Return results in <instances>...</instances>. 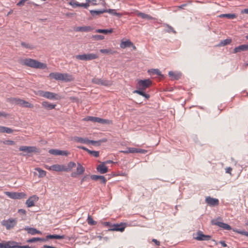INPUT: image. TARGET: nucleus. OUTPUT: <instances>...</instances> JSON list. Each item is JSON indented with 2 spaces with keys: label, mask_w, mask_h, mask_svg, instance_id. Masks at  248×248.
Returning <instances> with one entry per match:
<instances>
[{
  "label": "nucleus",
  "mask_w": 248,
  "mask_h": 248,
  "mask_svg": "<svg viewBox=\"0 0 248 248\" xmlns=\"http://www.w3.org/2000/svg\"><path fill=\"white\" fill-rule=\"evenodd\" d=\"M152 84V82L149 79L138 80L137 83L136 84V88L137 90H135L133 92V93H138L144 97L146 99H148L150 98V95L149 94L146 93L144 91L151 86Z\"/></svg>",
  "instance_id": "f257e3e1"
},
{
  "label": "nucleus",
  "mask_w": 248,
  "mask_h": 248,
  "mask_svg": "<svg viewBox=\"0 0 248 248\" xmlns=\"http://www.w3.org/2000/svg\"><path fill=\"white\" fill-rule=\"evenodd\" d=\"M89 3H90L93 5H96L97 4L96 3V0H86Z\"/></svg>",
  "instance_id": "13d9d810"
},
{
  "label": "nucleus",
  "mask_w": 248,
  "mask_h": 248,
  "mask_svg": "<svg viewBox=\"0 0 248 248\" xmlns=\"http://www.w3.org/2000/svg\"><path fill=\"white\" fill-rule=\"evenodd\" d=\"M27 0H21L16 4V5L18 6H22L24 5L25 2Z\"/></svg>",
  "instance_id": "5fc2aeb1"
},
{
  "label": "nucleus",
  "mask_w": 248,
  "mask_h": 248,
  "mask_svg": "<svg viewBox=\"0 0 248 248\" xmlns=\"http://www.w3.org/2000/svg\"><path fill=\"white\" fill-rule=\"evenodd\" d=\"M43 107L46 108L47 109L50 110L54 108L56 105H53L49 103L47 101H44L42 103Z\"/></svg>",
  "instance_id": "a878e982"
},
{
  "label": "nucleus",
  "mask_w": 248,
  "mask_h": 248,
  "mask_svg": "<svg viewBox=\"0 0 248 248\" xmlns=\"http://www.w3.org/2000/svg\"><path fill=\"white\" fill-rule=\"evenodd\" d=\"M212 225H217L226 230H230L232 229L231 227L228 224L217 221V219H213L211 220Z\"/></svg>",
  "instance_id": "9d476101"
},
{
  "label": "nucleus",
  "mask_w": 248,
  "mask_h": 248,
  "mask_svg": "<svg viewBox=\"0 0 248 248\" xmlns=\"http://www.w3.org/2000/svg\"><path fill=\"white\" fill-rule=\"evenodd\" d=\"M205 202H218V200L217 199H214L212 198H211L210 197H206L205 199Z\"/></svg>",
  "instance_id": "603ef678"
},
{
  "label": "nucleus",
  "mask_w": 248,
  "mask_h": 248,
  "mask_svg": "<svg viewBox=\"0 0 248 248\" xmlns=\"http://www.w3.org/2000/svg\"><path fill=\"white\" fill-rule=\"evenodd\" d=\"M98 58V56L97 54L93 53L84 54L76 56V58L77 59L83 61H90L96 59Z\"/></svg>",
  "instance_id": "423d86ee"
},
{
  "label": "nucleus",
  "mask_w": 248,
  "mask_h": 248,
  "mask_svg": "<svg viewBox=\"0 0 248 248\" xmlns=\"http://www.w3.org/2000/svg\"><path fill=\"white\" fill-rule=\"evenodd\" d=\"M46 239L44 238L33 237L27 240L28 243H33L37 241L45 242Z\"/></svg>",
  "instance_id": "2f4dec72"
},
{
  "label": "nucleus",
  "mask_w": 248,
  "mask_h": 248,
  "mask_svg": "<svg viewBox=\"0 0 248 248\" xmlns=\"http://www.w3.org/2000/svg\"><path fill=\"white\" fill-rule=\"evenodd\" d=\"M20 63L22 65L36 69H44L47 67L46 63L30 58L21 60Z\"/></svg>",
  "instance_id": "f03ea898"
},
{
  "label": "nucleus",
  "mask_w": 248,
  "mask_h": 248,
  "mask_svg": "<svg viewBox=\"0 0 248 248\" xmlns=\"http://www.w3.org/2000/svg\"><path fill=\"white\" fill-rule=\"evenodd\" d=\"M39 200L38 197L36 195H33L30 197L26 202H36Z\"/></svg>",
  "instance_id": "a18cd8bd"
},
{
  "label": "nucleus",
  "mask_w": 248,
  "mask_h": 248,
  "mask_svg": "<svg viewBox=\"0 0 248 248\" xmlns=\"http://www.w3.org/2000/svg\"><path fill=\"white\" fill-rule=\"evenodd\" d=\"M90 13L93 16H99L100 15L106 13L105 9L101 10H90Z\"/></svg>",
  "instance_id": "393cba45"
},
{
  "label": "nucleus",
  "mask_w": 248,
  "mask_h": 248,
  "mask_svg": "<svg viewBox=\"0 0 248 248\" xmlns=\"http://www.w3.org/2000/svg\"><path fill=\"white\" fill-rule=\"evenodd\" d=\"M169 75L173 79H178L181 78L182 74L180 72L170 71Z\"/></svg>",
  "instance_id": "b1692460"
},
{
  "label": "nucleus",
  "mask_w": 248,
  "mask_h": 248,
  "mask_svg": "<svg viewBox=\"0 0 248 248\" xmlns=\"http://www.w3.org/2000/svg\"><path fill=\"white\" fill-rule=\"evenodd\" d=\"M131 45H132V42L130 40L124 41V39H122L120 43V47L123 49L127 47H130Z\"/></svg>",
  "instance_id": "4be33fe9"
},
{
  "label": "nucleus",
  "mask_w": 248,
  "mask_h": 248,
  "mask_svg": "<svg viewBox=\"0 0 248 248\" xmlns=\"http://www.w3.org/2000/svg\"><path fill=\"white\" fill-rule=\"evenodd\" d=\"M137 148H128V152L130 153H137Z\"/></svg>",
  "instance_id": "864d4df0"
},
{
  "label": "nucleus",
  "mask_w": 248,
  "mask_h": 248,
  "mask_svg": "<svg viewBox=\"0 0 248 248\" xmlns=\"http://www.w3.org/2000/svg\"><path fill=\"white\" fill-rule=\"evenodd\" d=\"M232 42L231 39H226L221 41L218 45V46H225L227 45L230 44Z\"/></svg>",
  "instance_id": "c9c22d12"
},
{
  "label": "nucleus",
  "mask_w": 248,
  "mask_h": 248,
  "mask_svg": "<svg viewBox=\"0 0 248 248\" xmlns=\"http://www.w3.org/2000/svg\"><path fill=\"white\" fill-rule=\"evenodd\" d=\"M104 224L107 227H109V228H111V225L113 224H111L109 222H105L104 223Z\"/></svg>",
  "instance_id": "e2e57ef3"
},
{
  "label": "nucleus",
  "mask_w": 248,
  "mask_h": 248,
  "mask_svg": "<svg viewBox=\"0 0 248 248\" xmlns=\"http://www.w3.org/2000/svg\"><path fill=\"white\" fill-rule=\"evenodd\" d=\"M6 195L13 200H20L26 197V194L24 192H5Z\"/></svg>",
  "instance_id": "39448f33"
},
{
  "label": "nucleus",
  "mask_w": 248,
  "mask_h": 248,
  "mask_svg": "<svg viewBox=\"0 0 248 248\" xmlns=\"http://www.w3.org/2000/svg\"><path fill=\"white\" fill-rule=\"evenodd\" d=\"M248 50V45H242L236 47L233 50V53H236L241 51Z\"/></svg>",
  "instance_id": "f3484780"
},
{
  "label": "nucleus",
  "mask_w": 248,
  "mask_h": 248,
  "mask_svg": "<svg viewBox=\"0 0 248 248\" xmlns=\"http://www.w3.org/2000/svg\"><path fill=\"white\" fill-rule=\"evenodd\" d=\"M92 179L93 180H98L99 179H102V183L105 184L106 182V179L103 176H99L96 175H93L91 176Z\"/></svg>",
  "instance_id": "473e14b6"
},
{
  "label": "nucleus",
  "mask_w": 248,
  "mask_h": 248,
  "mask_svg": "<svg viewBox=\"0 0 248 248\" xmlns=\"http://www.w3.org/2000/svg\"><path fill=\"white\" fill-rule=\"evenodd\" d=\"M16 244H13V248H31L29 246H20L21 243L14 241Z\"/></svg>",
  "instance_id": "a19ab883"
},
{
  "label": "nucleus",
  "mask_w": 248,
  "mask_h": 248,
  "mask_svg": "<svg viewBox=\"0 0 248 248\" xmlns=\"http://www.w3.org/2000/svg\"><path fill=\"white\" fill-rule=\"evenodd\" d=\"M24 229L28 232V233L31 234V235H35V234H42L41 232L33 228H30L27 227H25Z\"/></svg>",
  "instance_id": "aec40b11"
},
{
  "label": "nucleus",
  "mask_w": 248,
  "mask_h": 248,
  "mask_svg": "<svg viewBox=\"0 0 248 248\" xmlns=\"http://www.w3.org/2000/svg\"><path fill=\"white\" fill-rule=\"evenodd\" d=\"M28 207H32L35 205V202H26Z\"/></svg>",
  "instance_id": "69168bd1"
},
{
  "label": "nucleus",
  "mask_w": 248,
  "mask_h": 248,
  "mask_svg": "<svg viewBox=\"0 0 248 248\" xmlns=\"http://www.w3.org/2000/svg\"><path fill=\"white\" fill-rule=\"evenodd\" d=\"M106 13H108L110 14L113 15L114 16H116L119 17H121L123 16V14L121 13H117L116 12V10L115 9H105Z\"/></svg>",
  "instance_id": "cd10ccee"
},
{
  "label": "nucleus",
  "mask_w": 248,
  "mask_h": 248,
  "mask_svg": "<svg viewBox=\"0 0 248 248\" xmlns=\"http://www.w3.org/2000/svg\"><path fill=\"white\" fill-rule=\"evenodd\" d=\"M36 94L39 95L40 96L45 97L48 99H56L58 100L61 98L58 97L57 94L55 93L50 92H45L43 91H38Z\"/></svg>",
  "instance_id": "20e7f679"
},
{
  "label": "nucleus",
  "mask_w": 248,
  "mask_h": 248,
  "mask_svg": "<svg viewBox=\"0 0 248 248\" xmlns=\"http://www.w3.org/2000/svg\"><path fill=\"white\" fill-rule=\"evenodd\" d=\"M147 152V150L137 148V153L145 154Z\"/></svg>",
  "instance_id": "4d7b16f0"
},
{
  "label": "nucleus",
  "mask_w": 248,
  "mask_h": 248,
  "mask_svg": "<svg viewBox=\"0 0 248 248\" xmlns=\"http://www.w3.org/2000/svg\"><path fill=\"white\" fill-rule=\"evenodd\" d=\"M65 238V235H60L57 234H49L46 236V240L48 239H62Z\"/></svg>",
  "instance_id": "bb28decb"
},
{
  "label": "nucleus",
  "mask_w": 248,
  "mask_h": 248,
  "mask_svg": "<svg viewBox=\"0 0 248 248\" xmlns=\"http://www.w3.org/2000/svg\"><path fill=\"white\" fill-rule=\"evenodd\" d=\"M52 169L56 171H65L66 170L65 169V166L61 165L59 164L53 165Z\"/></svg>",
  "instance_id": "5701e85b"
},
{
  "label": "nucleus",
  "mask_w": 248,
  "mask_h": 248,
  "mask_svg": "<svg viewBox=\"0 0 248 248\" xmlns=\"http://www.w3.org/2000/svg\"><path fill=\"white\" fill-rule=\"evenodd\" d=\"M92 37L96 40H101L104 39V36L101 35H93Z\"/></svg>",
  "instance_id": "8fccbe9b"
},
{
  "label": "nucleus",
  "mask_w": 248,
  "mask_h": 248,
  "mask_svg": "<svg viewBox=\"0 0 248 248\" xmlns=\"http://www.w3.org/2000/svg\"><path fill=\"white\" fill-rule=\"evenodd\" d=\"M84 171V167H83L80 163H78L76 171L72 172L71 173V176L73 177H76L77 175L82 174Z\"/></svg>",
  "instance_id": "f8f14e48"
},
{
  "label": "nucleus",
  "mask_w": 248,
  "mask_h": 248,
  "mask_svg": "<svg viewBox=\"0 0 248 248\" xmlns=\"http://www.w3.org/2000/svg\"><path fill=\"white\" fill-rule=\"evenodd\" d=\"M2 143L5 145H14L15 144L14 141L12 140H5L2 141Z\"/></svg>",
  "instance_id": "49530a36"
},
{
  "label": "nucleus",
  "mask_w": 248,
  "mask_h": 248,
  "mask_svg": "<svg viewBox=\"0 0 248 248\" xmlns=\"http://www.w3.org/2000/svg\"><path fill=\"white\" fill-rule=\"evenodd\" d=\"M100 52L102 53L107 54L110 53V50L108 49H102L100 50Z\"/></svg>",
  "instance_id": "6e6d98bb"
},
{
  "label": "nucleus",
  "mask_w": 248,
  "mask_h": 248,
  "mask_svg": "<svg viewBox=\"0 0 248 248\" xmlns=\"http://www.w3.org/2000/svg\"><path fill=\"white\" fill-rule=\"evenodd\" d=\"M23 101L24 100L22 99L16 97H12L8 99V101L10 103L16 105H18L20 107H21Z\"/></svg>",
  "instance_id": "4468645a"
},
{
  "label": "nucleus",
  "mask_w": 248,
  "mask_h": 248,
  "mask_svg": "<svg viewBox=\"0 0 248 248\" xmlns=\"http://www.w3.org/2000/svg\"><path fill=\"white\" fill-rule=\"evenodd\" d=\"M135 12L138 16L140 17L143 19H146L148 20H152L153 19V17L150 15L140 12L139 11L136 10Z\"/></svg>",
  "instance_id": "a211bd4d"
},
{
  "label": "nucleus",
  "mask_w": 248,
  "mask_h": 248,
  "mask_svg": "<svg viewBox=\"0 0 248 248\" xmlns=\"http://www.w3.org/2000/svg\"><path fill=\"white\" fill-rule=\"evenodd\" d=\"M92 82L97 85L103 86H110L112 84L111 81L96 78H94L92 79Z\"/></svg>",
  "instance_id": "1a4fd4ad"
},
{
  "label": "nucleus",
  "mask_w": 248,
  "mask_h": 248,
  "mask_svg": "<svg viewBox=\"0 0 248 248\" xmlns=\"http://www.w3.org/2000/svg\"><path fill=\"white\" fill-rule=\"evenodd\" d=\"M49 153L55 155H67L68 153L66 151H61L57 149H50L48 151Z\"/></svg>",
  "instance_id": "2eb2a0df"
},
{
  "label": "nucleus",
  "mask_w": 248,
  "mask_h": 248,
  "mask_svg": "<svg viewBox=\"0 0 248 248\" xmlns=\"http://www.w3.org/2000/svg\"><path fill=\"white\" fill-rule=\"evenodd\" d=\"M93 28L90 26H82L81 27V32H89L92 31Z\"/></svg>",
  "instance_id": "37998d69"
},
{
  "label": "nucleus",
  "mask_w": 248,
  "mask_h": 248,
  "mask_svg": "<svg viewBox=\"0 0 248 248\" xmlns=\"http://www.w3.org/2000/svg\"><path fill=\"white\" fill-rule=\"evenodd\" d=\"M237 15L234 14H221L219 16V17L220 18L226 17L229 19H234L237 17Z\"/></svg>",
  "instance_id": "c756f323"
},
{
  "label": "nucleus",
  "mask_w": 248,
  "mask_h": 248,
  "mask_svg": "<svg viewBox=\"0 0 248 248\" xmlns=\"http://www.w3.org/2000/svg\"><path fill=\"white\" fill-rule=\"evenodd\" d=\"M16 224V220L13 218L9 219L8 220H4L1 222V224L5 226L7 230L13 228Z\"/></svg>",
  "instance_id": "6e6552de"
},
{
  "label": "nucleus",
  "mask_w": 248,
  "mask_h": 248,
  "mask_svg": "<svg viewBox=\"0 0 248 248\" xmlns=\"http://www.w3.org/2000/svg\"><path fill=\"white\" fill-rule=\"evenodd\" d=\"M95 122L102 124H112V122L111 120L104 119L102 118H100L99 117H95Z\"/></svg>",
  "instance_id": "6ab92c4d"
},
{
  "label": "nucleus",
  "mask_w": 248,
  "mask_h": 248,
  "mask_svg": "<svg viewBox=\"0 0 248 248\" xmlns=\"http://www.w3.org/2000/svg\"><path fill=\"white\" fill-rule=\"evenodd\" d=\"M233 231L235 232H236L238 233H240L242 235H245L247 237H248V232H246L245 231V230H238V229H233Z\"/></svg>",
  "instance_id": "58836bf2"
},
{
  "label": "nucleus",
  "mask_w": 248,
  "mask_h": 248,
  "mask_svg": "<svg viewBox=\"0 0 248 248\" xmlns=\"http://www.w3.org/2000/svg\"><path fill=\"white\" fill-rule=\"evenodd\" d=\"M197 235L194 239L198 241H207L211 238V236L204 234L201 231H199L197 232Z\"/></svg>",
  "instance_id": "9b49d317"
},
{
  "label": "nucleus",
  "mask_w": 248,
  "mask_h": 248,
  "mask_svg": "<svg viewBox=\"0 0 248 248\" xmlns=\"http://www.w3.org/2000/svg\"><path fill=\"white\" fill-rule=\"evenodd\" d=\"M74 31L76 32L81 31V27H76L74 28Z\"/></svg>",
  "instance_id": "052dcab7"
},
{
  "label": "nucleus",
  "mask_w": 248,
  "mask_h": 248,
  "mask_svg": "<svg viewBox=\"0 0 248 248\" xmlns=\"http://www.w3.org/2000/svg\"><path fill=\"white\" fill-rule=\"evenodd\" d=\"M97 170L101 174H104L108 171V168L105 166V163H102L97 168Z\"/></svg>",
  "instance_id": "dca6fc26"
},
{
  "label": "nucleus",
  "mask_w": 248,
  "mask_h": 248,
  "mask_svg": "<svg viewBox=\"0 0 248 248\" xmlns=\"http://www.w3.org/2000/svg\"><path fill=\"white\" fill-rule=\"evenodd\" d=\"M22 105L21 106L22 107L28 108H32L33 107V105L28 101H26L24 100L22 102Z\"/></svg>",
  "instance_id": "ea45409f"
},
{
  "label": "nucleus",
  "mask_w": 248,
  "mask_h": 248,
  "mask_svg": "<svg viewBox=\"0 0 248 248\" xmlns=\"http://www.w3.org/2000/svg\"><path fill=\"white\" fill-rule=\"evenodd\" d=\"M50 79H54L56 80L64 82H70L74 80L73 76L68 73H61L58 72L50 73L48 76Z\"/></svg>",
  "instance_id": "7ed1b4c3"
},
{
  "label": "nucleus",
  "mask_w": 248,
  "mask_h": 248,
  "mask_svg": "<svg viewBox=\"0 0 248 248\" xmlns=\"http://www.w3.org/2000/svg\"><path fill=\"white\" fill-rule=\"evenodd\" d=\"M35 170H36L38 172V176L39 177L42 178L46 175V171L42 170L41 169L37 168L35 169Z\"/></svg>",
  "instance_id": "e433bc0d"
},
{
  "label": "nucleus",
  "mask_w": 248,
  "mask_h": 248,
  "mask_svg": "<svg viewBox=\"0 0 248 248\" xmlns=\"http://www.w3.org/2000/svg\"><path fill=\"white\" fill-rule=\"evenodd\" d=\"M19 150L21 151L27 152L28 153L36 152L37 151V149L36 147L34 146H22L19 147Z\"/></svg>",
  "instance_id": "ddd939ff"
},
{
  "label": "nucleus",
  "mask_w": 248,
  "mask_h": 248,
  "mask_svg": "<svg viewBox=\"0 0 248 248\" xmlns=\"http://www.w3.org/2000/svg\"><path fill=\"white\" fill-rule=\"evenodd\" d=\"M97 33H101L104 34L111 33L113 32V29H110L109 30H104V29H97L95 31Z\"/></svg>",
  "instance_id": "f704fd0d"
},
{
  "label": "nucleus",
  "mask_w": 248,
  "mask_h": 248,
  "mask_svg": "<svg viewBox=\"0 0 248 248\" xmlns=\"http://www.w3.org/2000/svg\"><path fill=\"white\" fill-rule=\"evenodd\" d=\"M76 166V163L74 162L71 161L68 163L67 167L65 166V169L66 170H65V171H70L73 168L75 167Z\"/></svg>",
  "instance_id": "72a5a7b5"
},
{
  "label": "nucleus",
  "mask_w": 248,
  "mask_h": 248,
  "mask_svg": "<svg viewBox=\"0 0 248 248\" xmlns=\"http://www.w3.org/2000/svg\"><path fill=\"white\" fill-rule=\"evenodd\" d=\"M152 242H154L157 246L160 245V242L155 239H153Z\"/></svg>",
  "instance_id": "774afa93"
},
{
  "label": "nucleus",
  "mask_w": 248,
  "mask_h": 248,
  "mask_svg": "<svg viewBox=\"0 0 248 248\" xmlns=\"http://www.w3.org/2000/svg\"><path fill=\"white\" fill-rule=\"evenodd\" d=\"M148 72H152L153 74H156L158 76H160L161 75V72L160 71V70H159L157 69H151V70H149Z\"/></svg>",
  "instance_id": "de8ad7c7"
},
{
  "label": "nucleus",
  "mask_w": 248,
  "mask_h": 248,
  "mask_svg": "<svg viewBox=\"0 0 248 248\" xmlns=\"http://www.w3.org/2000/svg\"><path fill=\"white\" fill-rule=\"evenodd\" d=\"M126 227L125 223H121L120 224H113L111 225V228H109L108 231H119L123 232L124 231Z\"/></svg>",
  "instance_id": "0eeeda50"
},
{
  "label": "nucleus",
  "mask_w": 248,
  "mask_h": 248,
  "mask_svg": "<svg viewBox=\"0 0 248 248\" xmlns=\"http://www.w3.org/2000/svg\"><path fill=\"white\" fill-rule=\"evenodd\" d=\"M87 222L89 224L91 225H94L96 224V222L94 221L91 216L89 215L88 217Z\"/></svg>",
  "instance_id": "c03bdc74"
},
{
  "label": "nucleus",
  "mask_w": 248,
  "mask_h": 248,
  "mask_svg": "<svg viewBox=\"0 0 248 248\" xmlns=\"http://www.w3.org/2000/svg\"><path fill=\"white\" fill-rule=\"evenodd\" d=\"M95 117L93 116H88L83 119V121H91L93 122H95Z\"/></svg>",
  "instance_id": "09e8293b"
},
{
  "label": "nucleus",
  "mask_w": 248,
  "mask_h": 248,
  "mask_svg": "<svg viewBox=\"0 0 248 248\" xmlns=\"http://www.w3.org/2000/svg\"><path fill=\"white\" fill-rule=\"evenodd\" d=\"M89 178V176L87 175L84 176L81 180V183H82L84 181H86Z\"/></svg>",
  "instance_id": "338daca9"
},
{
  "label": "nucleus",
  "mask_w": 248,
  "mask_h": 248,
  "mask_svg": "<svg viewBox=\"0 0 248 248\" xmlns=\"http://www.w3.org/2000/svg\"><path fill=\"white\" fill-rule=\"evenodd\" d=\"M74 140L77 142L87 144L89 142V140L87 138H82L81 137H75Z\"/></svg>",
  "instance_id": "7c9ffc66"
},
{
  "label": "nucleus",
  "mask_w": 248,
  "mask_h": 248,
  "mask_svg": "<svg viewBox=\"0 0 248 248\" xmlns=\"http://www.w3.org/2000/svg\"><path fill=\"white\" fill-rule=\"evenodd\" d=\"M89 153L91 155H92L96 157L99 156V153L98 151H89Z\"/></svg>",
  "instance_id": "3c124183"
},
{
  "label": "nucleus",
  "mask_w": 248,
  "mask_h": 248,
  "mask_svg": "<svg viewBox=\"0 0 248 248\" xmlns=\"http://www.w3.org/2000/svg\"><path fill=\"white\" fill-rule=\"evenodd\" d=\"M21 45L22 47L26 48H28L30 49H32L34 48V47L33 46V45H32L30 44H29V43H25V42H22L21 43Z\"/></svg>",
  "instance_id": "4c0bfd02"
},
{
  "label": "nucleus",
  "mask_w": 248,
  "mask_h": 248,
  "mask_svg": "<svg viewBox=\"0 0 248 248\" xmlns=\"http://www.w3.org/2000/svg\"><path fill=\"white\" fill-rule=\"evenodd\" d=\"M226 172L227 173H231L232 170V168L231 167H228L226 168Z\"/></svg>",
  "instance_id": "0e129e2a"
},
{
  "label": "nucleus",
  "mask_w": 248,
  "mask_h": 248,
  "mask_svg": "<svg viewBox=\"0 0 248 248\" xmlns=\"http://www.w3.org/2000/svg\"><path fill=\"white\" fill-rule=\"evenodd\" d=\"M89 6V4L88 3H81L80 7H83L85 8H87Z\"/></svg>",
  "instance_id": "680f3d73"
},
{
  "label": "nucleus",
  "mask_w": 248,
  "mask_h": 248,
  "mask_svg": "<svg viewBox=\"0 0 248 248\" xmlns=\"http://www.w3.org/2000/svg\"><path fill=\"white\" fill-rule=\"evenodd\" d=\"M13 244H16L13 241H9L4 244L0 243V248H13Z\"/></svg>",
  "instance_id": "412c9836"
},
{
  "label": "nucleus",
  "mask_w": 248,
  "mask_h": 248,
  "mask_svg": "<svg viewBox=\"0 0 248 248\" xmlns=\"http://www.w3.org/2000/svg\"><path fill=\"white\" fill-rule=\"evenodd\" d=\"M69 4L73 8H76L77 7H80L81 3H79L74 0H72L69 2Z\"/></svg>",
  "instance_id": "79ce46f5"
},
{
  "label": "nucleus",
  "mask_w": 248,
  "mask_h": 248,
  "mask_svg": "<svg viewBox=\"0 0 248 248\" xmlns=\"http://www.w3.org/2000/svg\"><path fill=\"white\" fill-rule=\"evenodd\" d=\"M208 204L210 207H214L217 206L218 204V202H207Z\"/></svg>",
  "instance_id": "bf43d9fd"
},
{
  "label": "nucleus",
  "mask_w": 248,
  "mask_h": 248,
  "mask_svg": "<svg viewBox=\"0 0 248 248\" xmlns=\"http://www.w3.org/2000/svg\"><path fill=\"white\" fill-rule=\"evenodd\" d=\"M14 131V130H13L10 128L0 126V132L1 133H6L10 134L13 133Z\"/></svg>",
  "instance_id": "c85d7f7f"
}]
</instances>
